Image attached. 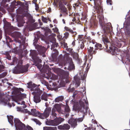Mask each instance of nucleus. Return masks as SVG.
Wrapping results in <instances>:
<instances>
[{
  "label": "nucleus",
  "instance_id": "1",
  "mask_svg": "<svg viewBox=\"0 0 130 130\" xmlns=\"http://www.w3.org/2000/svg\"><path fill=\"white\" fill-rule=\"evenodd\" d=\"M28 85L29 87L31 88V90L34 91L32 92V94L34 95V102L36 103L40 102L41 101L40 95L42 93V91L41 90L37 85L34 84H32L31 83H29Z\"/></svg>",
  "mask_w": 130,
  "mask_h": 130
},
{
  "label": "nucleus",
  "instance_id": "2",
  "mask_svg": "<svg viewBox=\"0 0 130 130\" xmlns=\"http://www.w3.org/2000/svg\"><path fill=\"white\" fill-rule=\"evenodd\" d=\"M98 18L99 19V23L101 25L104 34H107L110 32L112 29L111 23H109L106 24L104 21L103 17H102V16H99L98 17Z\"/></svg>",
  "mask_w": 130,
  "mask_h": 130
},
{
  "label": "nucleus",
  "instance_id": "3",
  "mask_svg": "<svg viewBox=\"0 0 130 130\" xmlns=\"http://www.w3.org/2000/svg\"><path fill=\"white\" fill-rule=\"evenodd\" d=\"M79 105H79L74 106V108L78 110V111H80L81 112H83L84 114H86L87 111V109L84 108L85 103L87 105H88V103L86 98V99H83L82 100H81L79 102Z\"/></svg>",
  "mask_w": 130,
  "mask_h": 130
},
{
  "label": "nucleus",
  "instance_id": "4",
  "mask_svg": "<svg viewBox=\"0 0 130 130\" xmlns=\"http://www.w3.org/2000/svg\"><path fill=\"white\" fill-rule=\"evenodd\" d=\"M67 103V102L66 106H65L64 110L61 109V107L58 104H55L54 107L57 110L58 112L63 115L66 118H67L69 116L70 111L69 107Z\"/></svg>",
  "mask_w": 130,
  "mask_h": 130
},
{
  "label": "nucleus",
  "instance_id": "5",
  "mask_svg": "<svg viewBox=\"0 0 130 130\" xmlns=\"http://www.w3.org/2000/svg\"><path fill=\"white\" fill-rule=\"evenodd\" d=\"M9 35L12 37L14 38V42L16 43H19L20 44L22 42L21 41L24 43H25V41L24 40L23 38L21 36V34L19 32L17 31L13 32L12 31L9 34Z\"/></svg>",
  "mask_w": 130,
  "mask_h": 130
},
{
  "label": "nucleus",
  "instance_id": "6",
  "mask_svg": "<svg viewBox=\"0 0 130 130\" xmlns=\"http://www.w3.org/2000/svg\"><path fill=\"white\" fill-rule=\"evenodd\" d=\"M29 64H27L24 66H19L17 65L13 70V73L16 74L23 73L28 71Z\"/></svg>",
  "mask_w": 130,
  "mask_h": 130
},
{
  "label": "nucleus",
  "instance_id": "7",
  "mask_svg": "<svg viewBox=\"0 0 130 130\" xmlns=\"http://www.w3.org/2000/svg\"><path fill=\"white\" fill-rule=\"evenodd\" d=\"M69 54L66 53L63 56V57L66 59L67 62L69 63L68 69L70 71H72L75 69L74 64H73L72 58L69 56Z\"/></svg>",
  "mask_w": 130,
  "mask_h": 130
},
{
  "label": "nucleus",
  "instance_id": "8",
  "mask_svg": "<svg viewBox=\"0 0 130 130\" xmlns=\"http://www.w3.org/2000/svg\"><path fill=\"white\" fill-rule=\"evenodd\" d=\"M14 125L17 129L19 130H27L25 125L22 123L18 118H15L14 119Z\"/></svg>",
  "mask_w": 130,
  "mask_h": 130
},
{
  "label": "nucleus",
  "instance_id": "9",
  "mask_svg": "<svg viewBox=\"0 0 130 130\" xmlns=\"http://www.w3.org/2000/svg\"><path fill=\"white\" fill-rule=\"evenodd\" d=\"M83 120V117L79 118H71L68 121V123L70 124L71 127L73 128L76 127L77 125V122H82Z\"/></svg>",
  "mask_w": 130,
  "mask_h": 130
},
{
  "label": "nucleus",
  "instance_id": "10",
  "mask_svg": "<svg viewBox=\"0 0 130 130\" xmlns=\"http://www.w3.org/2000/svg\"><path fill=\"white\" fill-rule=\"evenodd\" d=\"M64 120V118L60 117L48 121V125H49L57 126Z\"/></svg>",
  "mask_w": 130,
  "mask_h": 130
},
{
  "label": "nucleus",
  "instance_id": "11",
  "mask_svg": "<svg viewBox=\"0 0 130 130\" xmlns=\"http://www.w3.org/2000/svg\"><path fill=\"white\" fill-rule=\"evenodd\" d=\"M51 109V107H48L46 108L44 112L42 113H40L39 118L41 119H44L48 117L50 115Z\"/></svg>",
  "mask_w": 130,
  "mask_h": 130
},
{
  "label": "nucleus",
  "instance_id": "12",
  "mask_svg": "<svg viewBox=\"0 0 130 130\" xmlns=\"http://www.w3.org/2000/svg\"><path fill=\"white\" fill-rule=\"evenodd\" d=\"M124 27L126 30L125 32L128 34L130 33V17L127 18L124 24Z\"/></svg>",
  "mask_w": 130,
  "mask_h": 130
},
{
  "label": "nucleus",
  "instance_id": "13",
  "mask_svg": "<svg viewBox=\"0 0 130 130\" xmlns=\"http://www.w3.org/2000/svg\"><path fill=\"white\" fill-rule=\"evenodd\" d=\"M30 55L31 56L32 59L35 62L38 61L39 63L41 62V60L37 56V54L36 52L35 51L30 52Z\"/></svg>",
  "mask_w": 130,
  "mask_h": 130
},
{
  "label": "nucleus",
  "instance_id": "14",
  "mask_svg": "<svg viewBox=\"0 0 130 130\" xmlns=\"http://www.w3.org/2000/svg\"><path fill=\"white\" fill-rule=\"evenodd\" d=\"M57 73L61 77L62 79H65L68 77L69 75V73L64 70L59 69L57 71Z\"/></svg>",
  "mask_w": 130,
  "mask_h": 130
},
{
  "label": "nucleus",
  "instance_id": "15",
  "mask_svg": "<svg viewBox=\"0 0 130 130\" xmlns=\"http://www.w3.org/2000/svg\"><path fill=\"white\" fill-rule=\"evenodd\" d=\"M88 55H90L92 58L93 57V55H94L96 53V50L95 48L94 50L93 47L92 46H88Z\"/></svg>",
  "mask_w": 130,
  "mask_h": 130
},
{
  "label": "nucleus",
  "instance_id": "16",
  "mask_svg": "<svg viewBox=\"0 0 130 130\" xmlns=\"http://www.w3.org/2000/svg\"><path fill=\"white\" fill-rule=\"evenodd\" d=\"M25 110L26 112L28 113L29 115H32L35 116H38L39 117L40 112L37 111L36 109H31V111H28L27 109H25Z\"/></svg>",
  "mask_w": 130,
  "mask_h": 130
},
{
  "label": "nucleus",
  "instance_id": "17",
  "mask_svg": "<svg viewBox=\"0 0 130 130\" xmlns=\"http://www.w3.org/2000/svg\"><path fill=\"white\" fill-rule=\"evenodd\" d=\"M24 3L19 1H18L17 2L15 0H14L11 3L10 6L11 7L13 8H16L17 6L19 5L21 7H23L24 6Z\"/></svg>",
  "mask_w": 130,
  "mask_h": 130
},
{
  "label": "nucleus",
  "instance_id": "18",
  "mask_svg": "<svg viewBox=\"0 0 130 130\" xmlns=\"http://www.w3.org/2000/svg\"><path fill=\"white\" fill-rule=\"evenodd\" d=\"M111 53L113 55H116L119 54V50L118 48L116 47L111 45L109 47Z\"/></svg>",
  "mask_w": 130,
  "mask_h": 130
},
{
  "label": "nucleus",
  "instance_id": "19",
  "mask_svg": "<svg viewBox=\"0 0 130 130\" xmlns=\"http://www.w3.org/2000/svg\"><path fill=\"white\" fill-rule=\"evenodd\" d=\"M17 21L18 22V25L19 27L23 26V24L25 23L23 17L19 15L17 17Z\"/></svg>",
  "mask_w": 130,
  "mask_h": 130
},
{
  "label": "nucleus",
  "instance_id": "20",
  "mask_svg": "<svg viewBox=\"0 0 130 130\" xmlns=\"http://www.w3.org/2000/svg\"><path fill=\"white\" fill-rule=\"evenodd\" d=\"M70 127V126L68 124H64L58 126V128L59 129L65 130H69Z\"/></svg>",
  "mask_w": 130,
  "mask_h": 130
},
{
  "label": "nucleus",
  "instance_id": "21",
  "mask_svg": "<svg viewBox=\"0 0 130 130\" xmlns=\"http://www.w3.org/2000/svg\"><path fill=\"white\" fill-rule=\"evenodd\" d=\"M1 95V93H0V95ZM6 99L3 98L2 96H0V101H1L4 104L6 105V104H8L9 105L10 104L9 103L10 100L9 99L7 98Z\"/></svg>",
  "mask_w": 130,
  "mask_h": 130
},
{
  "label": "nucleus",
  "instance_id": "22",
  "mask_svg": "<svg viewBox=\"0 0 130 130\" xmlns=\"http://www.w3.org/2000/svg\"><path fill=\"white\" fill-rule=\"evenodd\" d=\"M4 22L5 26L6 28L10 29V31L14 29V28L11 25L10 23L6 21V20H3Z\"/></svg>",
  "mask_w": 130,
  "mask_h": 130
},
{
  "label": "nucleus",
  "instance_id": "23",
  "mask_svg": "<svg viewBox=\"0 0 130 130\" xmlns=\"http://www.w3.org/2000/svg\"><path fill=\"white\" fill-rule=\"evenodd\" d=\"M58 5L60 9L63 12H66L67 11V9L65 7L64 5H63L61 1L59 2Z\"/></svg>",
  "mask_w": 130,
  "mask_h": 130
},
{
  "label": "nucleus",
  "instance_id": "24",
  "mask_svg": "<svg viewBox=\"0 0 130 130\" xmlns=\"http://www.w3.org/2000/svg\"><path fill=\"white\" fill-rule=\"evenodd\" d=\"M53 50L54 51H55V52L53 53L52 55L53 60V61H56L57 60V56L58 55V53L56 49H54Z\"/></svg>",
  "mask_w": 130,
  "mask_h": 130
},
{
  "label": "nucleus",
  "instance_id": "25",
  "mask_svg": "<svg viewBox=\"0 0 130 130\" xmlns=\"http://www.w3.org/2000/svg\"><path fill=\"white\" fill-rule=\"evenodd\" d=\"M64 29L66 31H68L70 33H71L72 35L73 36H75L77 34L76 31H73V30L68 27L65 26L64 27Z\"/></svg>",
  "mask_w": 130,
  "mask_h": 130
},
{
  "label": "nucleus",
  "instance_id": "26",
  "mask_svg": "<svg viewBox=\"0 0 130 130\" xmlns=\"http://www.w3.org/2000/svg\"><path fill=\"white\" fill-rule=\"evenodd\" d=\"M42 29H43L45 31L44 35L45 36H47L48 35V34H50L51 33V31L50 29L48 27H46L45 28L42 27Z\"/></svg>",
  "mask_w": 130,
  "mask_h": 130
},
{
  "label": "nucleus",
  "instance_id": "27",
  "mask_svg": "<svg viewBox=\"0 0 130 130\" xmlns=\"http://www.w3.org/2000/svg\"><path fill=\"white\" fill-rule=\"evenodd\" d=\"M7 117L9 122L12 125H13L14 123L13 122V117L12 116H7Z\"/></svg>",
  "mask_w": 130,
  "mask_h": 130
},
{
  "label": "nucleus",
  "instance_id": "28",
  "mask_svg": "<svg viewBox=\"0 0 130 130\" xmlns=\"http://www.w3.org/2000/svg\"><path fill=\"white\" fill-rule=\"evenodd\" d=\"M6 43L9 47H10V45L9 43V42H11L13 41L9 37L7 36H6Z\"/></svg>",
  "mask_w": 130,
  "mask_h": 130
},
{
  "label": "nucleus",
  "instance_id": "29",
  "mask_svg": "<svg viewBox=\"0 0 130 130\" xmlns=\"http://www.w3.org/2000/svg\"><path fill=\"white\" fill-rule=\"evenodd\" d=\"M74 78L77 86H79L80 85V79L79 77H78L77 76H75L74 77Z\"/></svg>",
  "mask_w": 130,
  "mask_h": 130
},
{
  "label": "nucleus",
  "instance_id": "30",
  "mask_svg": "<svg viewBox=\"0 0 130 130\" xmlns=\"http://www.w3.org/2000/svg\"><path fill=\"white\" fill-rule=\"evenodd\" d=\"M48 95L45 93H44L41 96V99L45 101H47Z\"/></svg>",
  "mask_w": 130,
  "mask_h": 130
},
{
  "label": "nucleus",
  "instance_id": "31",
  "mask_svg": "<svg viewBox=\"0 0 130 130\" xmlns=\"http://www.w3.org/2000/svg\"><path fill=\"white\" fill-rule=\"evenodd\" d=\"M63 99V96H61L56 98L55 100V101L56 102H58L59 101H62Z\"/></svg>",
  "mask_w": 130,
  "mask_h": 130
},
{
  "label": "nucleus",
  "instance_id": "32",
  "mask_svg": "<svg viewBox=\"0 0 130 130\" xmlns=\"http://www.w3.org/2000/svg\"><path fill=\"white\" fill-rule=\"evenodd\" d=\"M56 129V127H43V130H55Z\"/></svg>",
  "mask_w": 130,
  "mask_h": 130
},
{
  "label": "nucleus",
  "instance_id": "33",
  "mask_svg": "<svg viewBox=\"0 0 130 130\" xmlns=\"http://www.w3.org/2000/svg\"><path fill=\"white\" fill-rule=\"evenodd\" d=\"M17 12L18 13L22 14L24 12V10L22 8L19 7V8L17 9Z\"/></svg>",
  "mask_w": 130,
  "mask_h": 130
},
{
  "label": "nucleus",
  "instance_id": "34",
  "mask_svg": "<svg viewBox=\"0 0 130 130\" xmlns=\"http://www.w3.org/2000/svg\"><path fill=\"white\" fill-rule=\"evenodd\" d=\"M127 60L125 62L126 65H130V55L128 54L127 55Z\"/></svg>",
  "mask_w": 130,
  "mask_h": 130
},
{
  "label": "nucleus",
  "instance_id": "35",
  "mask_svg": "<svg viewBox=\"0 0 130 130\" xmlns=\"http://www.w3.org/2000/svg\"><path fill=\"white\" fill-rule=\"evenodd\" d=\"M102 40L104 43L109 42L108 37L106 36H103L102 37Z\"/></svg>",
  "mask_w": 130,
  "mask_h": 130
},
{
  "label": "nucleus",
  "instance_id": "36",
  "mask_svg": "<svg viewBox=\"0 0 130 130\" xmlns=\"http://www.w3.org/2000/svg\"><path fill=\"white\" fill-rule=\"evenodd\" d=\"M95 8L96 10L98 11H99L100 10L102 9V8L100 5L97 4L95 5Z\"/></svg>",
  "mask_w": 130,
  "mask_h": 130
},
{
  "label": "nucleus",
  "instance_id": "37",
  "mask_svg": "<svg viewBox=\"0 0 130 130\" xmlns=\"http://www.w3.org/2000/svg\"><path fill=\"white\" fill-rule=\"evenodd\" d=\"M58 45V43H57L56 42H53L51 46V48L52 50V49H53L55 47H57Z\"/></svg>",
  "mask_w": 130,
  "mask_h": 130
},
{
  "label": "nucleus",
  "instance_id": "38",
  "mask_svg": "<svg viewBox=\"0 0 130 130\" xmlns=\"http://www.w3.org/2000/svg\"><path fill=\"white\" fill-rule=\"evenodd\" d=\"M19 96L20 97L21 99H23L26 97V95L24 93H20L19 94Z\"/></svg>",
  "mask_w": 130,
  "mask_h": 130
},
{
  "label": "nucleus",
  "instance_id": "39",
  "mask_svg": "<svg viewBox=\"0 0 130 130\" xmlns=\"http://www.w3.org/2000/svg\"><path fill=\"white\" fill-rule=\"evenodd\" d=\"M32 120L35 122L37 124H38L39 125H40L41 124V123L40 121L36 119H32Z\"/></svg>",
  "mask_w": 130,
  "mask_h": 130
},
{
  "label": "nucleus",
  "instance_id": "40",
  "mask_svg": "<svg viewBox=\"0 0 130 130\" xmlns=\"http://www.w3.org/2000/svg\"><path fill=\"white\" fill-rule=\"evenodd\" d=\"M48 39L50 41L52 42L53 41H55V38L52 36L50 35L49 36Z\"/></svg>",
  "mask_w": 130,
  "mask_h": 130
},
{
  "label": "nucleus",
  "instance_id": "41",
  "mask_svg": "<svg viewBox=\"0 0 130 130\" xmlns=\"http://www.w3.org/2000/svg\"><path fill=\"white\" fill-rule=\"evenodd\" d=\"M24 91V90L23 89H22L21 88H19V89L17 88L15 90V91H16L17 93H21V91H22V92H23Z\"/></svg>",
  "mask_w": 130,
  "mask_h": 130
},
{
  "label": "nucleus",
  "instance_id": "42",
  "mask_svg": "<svg viewBox=\"0 0 130 130\" xmlns=\"http://www.w3.org/2000/svg\"><path fill=\"white\" fill-rule=\"evenodd\" d=\"M95 46L96 47L95 49L96 50H98L99 48H102V45L99 43H97L95 45Z\"/></svg>",
  "mask_w": 130,
  "mask_h": 130
},
{
  "label": "nucleus",
  "instance_id": "43",
  "mask_svg": "<svg viewBox=\"0 0 130 130\" xmlns=\"http://www.w3.org/2000/svg\"><path fill=\"white\" fill-rule=\"evenodd\" d=\"M116 45L118 47H120L121 46V42L117 40L116 41Z\"/></svg>",
  "mask_w": 130,
  "mask_h": 130
},
{
  "label": "nucleus",
  "instance_id": "44",
  "mask_svg": "<svg viewBox=\"0 0 130 130\" xmlns=\"http://www.w3.org/2000/svg\"><path fill=\"white\" fill-rule=\"evenodd\" d=\"M40 52L41 53H43L45 52L46 50V49L44 47H42L40 48Z\"/></svg>",
  "mask_w": 130,
  "mask_h": 130
},
{
  "label": "nucleus",
  "instance_id": "45",
  "mask_svg": "<svg viewBox=\"0 0 130 130\" xmlns=\"http://www.w3.org/2000/svg\"><path fill=\"white\" fill-rule=\"evenodd\" d=\"M79 17H80L79 16ZM79 16L78 15H77V16H75L73 19V21H74L76 20L78 21L79 20V21L80 22L79 20L80 18H79Z\"/></svg>",
  "mask_w": 130,
  "mask_h": 130
},
{
  "label": "nucleus",
  "instance_id": "46",
  "mask_svg": "<svg viewBox=\"0 0 130 130\" xmlns=\"http://www.w3.org/2000/svg\"><path fill=\"white\" fill-rule=\"evenodd\" d=\"M7 74L6 72H4L0 75V78H3Z\"/></svg>",
  "mask_w": 130,
  "mask_h": 130
},
{
  "label": "nucleus",
  "instance_id": "47",
  "mask_svg": "<svg viewBox=\"0 0 130 130\" xmlns=\"http://www.w3.org/2000/svg\"><path fill=\"white\" fill-rule=\"evenodd\" d=\"M73 57L76 59L78 60L79 59V56L77 53H75L73 55Z\"/></svg>",
  "mask_w": 130,
  "mask_h": 130
},
{
  "label": "nucleus",
  "instance_id": "48",
  "mask_svg": "<svg viewBox=\"0 0 130 130\" xmlns=\"http://www.w3.org/2000/svg\"><path fill=\"white\" fill-rule=\"evenodd\" d=\"M42 21L44 23H47V19L46 18L42 16Z\"/></svg>",
  "mask_w": 130,
  "mask_h": 130
},
{
  "label": "nucleus",
  "instance_id": "49",
  "mask_svg": "<svg viewBox=\"0 0 130 130\" xmlns=\"http://www.w3.org/2000/svg\"><path fill=\"white\" fill-rule=\"evenodd\" d=\"M60 85L61 87H64L65 85V82L63 81H61L60 83Z\"/></svg>",
  "mask_w": 130,
  "mask_h": 130
},
{
  "label": "nucleus",
  "instance_id": "50",
  "mask_svg": "<svg viewBox=\"0 0 130 130\" xmlns=\"http://www.w3.org/2000/svg\"><path fill=\"white\" fill-rule=\"evenodd\" d=\"M80 75L81 76V78L82 80H84L86 78V75L85 74L83 75L81 73H80Z\"/></svg>",
  "mask_w": 130,
  "mask_h": 130
},
{
  "label": "nucleus",
  "instance_id": "51",
  "mask_svg": "<svg viewBox=\"0 0 130 130\" xmlns=\"http://www.w3.org/2000/svg\"><path fill=\"white\" fill-rule=\"evenodd\" d=\"M64 37L66 39H67L69 37V34L68 32H66L65 33H64Z\"/></svg>",
  "mask_w": 130,
  "mask_h": 130
},
{
  "label": "nucleus",
  "instance_id": "52",
  "mask_svg": "<svg viewBox=\"0 0 130 130\" xmlns=\"http://www.w3.org/2000/svg\"><path fill=\"white\" fill-rule=\"evenodd\" d=\"M26 127L27 128V130H33L32 128L28 125H27L26 126Z\"/></svg>",
  "mask_w": 130,
  "mask_h": 130
},
{
  "label": "nucleus",
  "instance_id": "53",
  "mask_svg": "<svg viewBox=\"0 0 130 130\" xmlns=\"http://www.w3.org/2000/svg\"><path fill=\"white\" fill-rule=\"evenodd\" d=\"M23 64V61L22 60H19L18 63L17 65H19V66H22V65Z\"/></svg>",
  "mask_w": 130,
  "mask_h": 130
},
{
  "label": "nucleus",
  "instance_id": "54",
  "mask_svg": "<svg viewBox=\"0 0 130 130\" xmlns=\"http://www.w3.org/2000/svg\"><path fill=\"white\" fill-rule=\"evenodd\" d=\"M106 2L108 5H112V0H107Z\"/></svg>",
  "mask_w": 130,
  "mask_h": 130
},
{
  "label": "nucleus",
  "instance_id": "55",
  "mask_svg": "<svg viewBox=\"0 0 130 130\" xmlns=\"http://www.w3.org/2000/svg\"><path fill=\"white\" fill-rule=\"evenodd\" d=\"M93 125H92V127L91 128H87L86 130H95L96 129L95 127H94L93 129H92V128H93Z\"/></svg>",
  "mask_w": 130,
  "mask_h": 130
},
{
  "label": "nucleus",
  "instance_id": "56",
  "mask_svg": "<svg viewBox=\"0 0 130 130\" xmlns=\"http://www.w3.org/2000/svg\"><path fill=\"white\" fill-rule=\"evenodd\" d=\"M75 90L74 88L73 87L72 88H71L70 87H69L68 89V90L69 92H72L73 91Z\"/></svg>",
  "mask_w": 130,
  "mask_h": 130
},
{
  "label": "nucleus",
  "instance_id": "57",
  "mask_svg": "<svg viewBox=\"0 0 130 130\" xmlns=\"http://www.w3.org/2000/svg\"><path fill=\"white\" fill-rule=\"evenodd\" d=\"M52 115L54 117V118H52L53 119L56 117L57 114L55 112H52Z\"/></svg>",
  "mask_w": 130,
  "mask_h": 130
},
{
  "label": "nucleus",
  "instance_id": "58",
  "mask_svg": "<svg viewBox=\"0 0 130 130\" xmlns=\"http://www.w3.org/2000/svg\"><path fill=\"white\" fill-rule=\"evenodd\" d=\"M84 46L85 45H84V43L83 42H82L80 45V48L81 49H82L84 48Z\"/></svg>",
  "mask_w": 130,
  "mask_h": 130
},
{
  "label": "nucleus",
  "instance_id": "59",
  "mask_svg": "<svg viewBox=\"0 0 130 130\" xmlns=\"http://www.w3.org/2000/svg\"><path fill=\"white\" fill-rule=\"evenodd\" d=\"M53 30L55 32H58V30L57 27H55L53 29Z\"/></svg>",
  "mask_w": 130,
  "mask_h": 130
},
{
  "label": "nucleus",
  "instance_id": "60",
  "mask_svg": "<svg viewBox=\"0 0 130 130\" xmlns=\"http://www.w3.org/2000/svg\"><path fill=\"white\" fill-rule=\"evenodd\" d=\"M90 44L88 46H92V44H93L95 43V42L94 41V40H91L90 42Z\"/></svg>",
  "mask_w": 130,
  "mask_h": 130
},
{
  "label": "nucleus",
  "instance_id": "61",
  "mask_svg": "<svg viewBox=\"0 0 130 130\" xmlns=\"http://www.w3.org/2000/svg\"><path fill=\"white\" fill-rule=\"evenodd\" d=\"M65 5H66L68 3L67 0H61Z\"/></svg>",
  "mask_w": 130,
  "mask_h": 130
},
{
  "label": "nucleus",
  "instance_id": "62",
  "mask_svg": "<svg viewBox=\"0 0 130 130\" xmlns=\"http://www.w3.org/2000/svg\"><path fill=\"white\" fill-rule=\"evenodd\" d=\"M11 56L9 55V54H7V58L9 60L11 59Z\"/></svg>",
  "mask_w": 130,
  "mask_h": 130
},
{
  "label": "nucleus",
  "instance_id": "63",
  "mask_svg": "<svg viewBox=\"0 0 130 130\" xmlns=\"http://www.w3.org/2000/svg\"><path fill=\"white\" fill-rule=\"evenodd\" d=\"M30 21L32 23H33L35 22V20L33 19L32 17L30 18Z\"/></svg>",
  "mask_w": 130,
  "mask_h": 130
},
{
  "label": "nucleus",
  "instance_id": "64",
  "mask_svg": "<svg viewBox=\"0 0 130 130\" xmlns=\"http://www.w3.org/2000/svg\"><path fill=\"white\" fill-rule=\"evenodd\" d=\"M86 39H87L90 42L91 41V37L90 36L87 37Z\"/></svg>",
  "mask_w": 130,
  "mask_h": 130
}]
</instances>
